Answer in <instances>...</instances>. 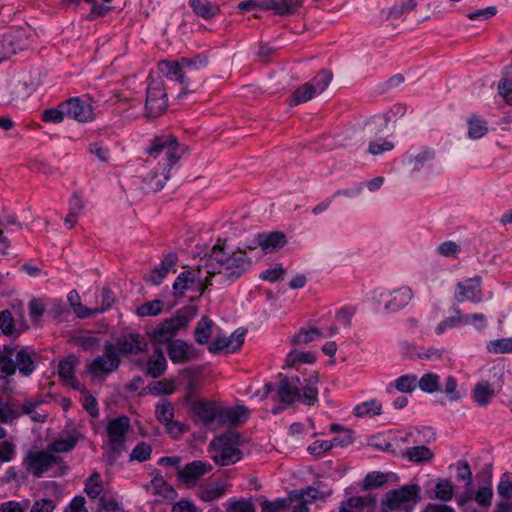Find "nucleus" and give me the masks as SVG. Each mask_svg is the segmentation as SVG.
<instances>
[{"label":"nucleus","instance_id":"nucleus-48","mask_svg":"<svg viewBox=\"0 0 512 512\" xmlns=\"http://www.w3.org/2000/svg\"><path fill=\"white\" fill-rule=\"evenodd\" d=\"M289 504L291 512H308L309 501L305 498V494L299 491L289 493L286 499Z\"/></svg>","mask_w":512,"mask_h":512},{"label":"nucleus","instance_id":"nucleus-58","mask_svg":"<svg viewBox=\"0 0 512 512\" xmlns=\"http://www.w3.org/2000/svg\"><path fill=\"white\" fill-rule=\"evenodd\" d=\"M260 506L261 512H283L289 508L288 501L285 498H278L274 501L264 500Z\"/></svg>","mask_w":512,"mask_h":512},{"label":"nucleus","instance_id":"nucleus-11","mask_svg":"<svg viewBox=\"0 0 512 512\" xmlns=\"http://www.w3.org/2000/svg\"><path fill=\"white\" fill-rule=\"evenodd\" d=\"M209 284V276L205 273L204 262L198 266L197 271H184L179 274L173 283L175 295H183L185 290H197L203 292Z\"/></svg>","mask_w":512,"mask_h":512},{"label":"nucleus","instance_id":"nucleus-2","mask_svg":"<svg viewBox=\"0 0 512 512\" xmlns=\"http://www.w3.org/2000/svg\"><path fill=\"white\" fill-rule=\"evenodd\" d=\"M280 381L277 388L279 401L286 405H292L295 402H302L305 405L313 406L318 402V383L319 376L314 373L304 380V386L300 378L296 375L284 376L279 374Z\"/></svg>","mask_w":512,"mask_h":512},{"label":"nucleus","instance_id":"nucleus-28","mask_svg":"<svg viewBox=\"0 0 512 512\" xmlns=\"http://www.w3.org/2000/svg\"><path fill=\"white\" fill-rule=\"evenodd\" d=\"M177 262V255L174 253H169L165 256V258L161 261L159 266L155 267L151 271V275L148 278H145L147 282L152 285H159L162 283L167 274L172 271L175 264Z\"/></svg>","mask_w":512,"mask_h":512},{"label":"nucleus","instance_id":"nucleus-17","mask_svg":"<svg viewBox=\"0 0 512 512\" xmlns=\"http://www.w3.org/2000/svg\"><path fill=\"white\" fill-rule=\"evenodd\" d=\"M456 289L455 299L458 302L470 301L479 303L482 301L481 278L479 276L459 282Z\"/></svg>","mask_w":512,"mask_h":512},{"label":"nucleus","instance_id":"nucleus-32","mask_svg":"<svg viewBox=\"0 0 512 512\" xmlns=\"http://www.w3.org/2000/svg\"><path fill=\"white\" fill-rule=\"evenodd\" d=\"M76 364H77V359L75 356L67 357L66 359L59 362L58 374L62 379H64L68 384H70L74 389H80L81 384L74 377Z\"/></svg>","mask_w":512,"mask_h":512},{"label":"nucleus","instance_id":"nucleus-18","mask_svg":"<svg viewBox=\"0 0 512 512\" xmlns=\"http://www.w3.org/2000/svg\"><path fill=\"white\" fill-rule=\"evenodd\" d=\"M384 297L388 298L384 308L389 312H397L408 305V303L413 298V291L408 286H402L398 289L390 291L387 294L381 292L379 294L378 301H381Z\"/></svg>","mask_w":512,"mask_h":512},{"label":"nucleus","instance_id":"nucleus-19","mask_svg":"<svg viewBox=\"0 0 512 512\" xmlns=\"http://www.w3.org/2000/svg\"><path fill=\"white\" fill-rule=\"evenodd\" d=\"M146 339L139 333H130L119 337L116 341V350L119 354L138 355L147 349Z\"/></svg>","mask_w":512,"mask_h":512},{"label":"nucleus","instance_id":"nucleus-35","mask_svg":"<svg viewBox=\"0 0 512 512\" xmlns=\"http://www.w3.org/2000/svg\"><path fill=\"white\" fill-rule=\"evenodd\" d=\"M468 131L467 135L472 140L484 137L488 133L487 121L477 115H471L467 119Z\"/></svg>","mask_w":512,"mask_h":512},{"label":"nucleus","instance_id":"nucleus-44","mask_svg":"<svg viewBox=\"0 0 512 512\" xmlns=\"http://www.w3.org/2000/svg\"><path fill=\"white\" fill-rule=\"evenodd\" d=\"M443 393L451 402H457L461 400L465 395V391L458 388V381L453 376H448L445 379Z\"/></svg>","mask_w":512,"mask_h":512},{"label":"nucleus","instance_id":"nucleus-41","mask_svg":"<svg viewBox=\"0 0 512 512\" xmlns=\"http://www.w3.org/2000/svg\"><path fill=\"white\" fill-rule=\"evenodd\" d=\"M382 412V404L376 399L358 404L354 408V414L357 417H374Z\"/></svg>","mask_w":512,"mask_h":512},{"label":"nucleus","instance_id":"nucleus-46","mask_svg":"<svg viewBox=\"0 0 512 512\" xmlns=\"http://www.w3.org/2000/svg\"><path fill=\"white\" fill-rule=\"evenodd\" d=\"M417 386L425 393H434L439 390L440 377L436 373H425L419 380Z\"/></svg>","mask_w":512,"mask_h":512},{"label":"nucleus","instance_id":"nucleus-62","mask_svg":"<svg viewBox=\"0 0 512 512\" xmlns=\"http://www.w3.org/2000/svg\"><path fill=\"white\" fill-rule=\"evenodd\" d=\"M89 152L96 156L101 162H108L110 149L103 142H94L89 145Z\"/></svg>","mask_w":512,"mask_h":512},{"label":"nucleus","instance_id":"nucleus-15","mask_svg":"<svg viewBox=\"0 0 512 512\" xmlns=\"http://www.w3.org/2000/svg\"><path fill=\"white\" fill-rule=\"evenodd\" d=\"M167 94L161 83L155 82L148 86L145 103L146 116L157 118L161 116L167 108Z\"/></svg>","mask_w":512,"mask_h":512},{"label":"nucleus","instance_id":"nucleus-55","mask_svg":"<svg viewBox=\"0 0 512 512\" xmlns=\"http://www.w3.org/2000/svg\"><path fill=\"white\" fill-rule=\"evenodd\" d=\"M453 485L447 479H440L435 486V497L441 501L447 502L453 497Z\"/></svg>","mask_w":512,"mask_h":512},{"label":"nucleus","instance_id":"nucleus-21","mask_svg":"<svg viewBox=\"0 0 512 512\" xmlns=\"http://www.w3.org/2000/svg\"><path fill=\"white\" fill-rule=\"evenodd\" d=\"M245 330L237 329L229 336L217 337L208 347L209 351L216 354L225 350L226 352H235L244 342Z\"/></svg>","mask_w":512,"mask_h":512},{"label":"nucleus","instance_id":"nucleus-3","mask_svg":"<svg viewBox=\"0 0 512 512\" xmlns=\"http://www.w3.org/2000/svg\"><path fill=\"white\" fill-rule=\"evenodd\" d=\"M147 153L154 158L163 156V159L165 160L162 173L160 175L155 174L147 178L148 188L152 191H159L170 178V169L181 157L182 153L180 151V145L176 137L172 135H163L156 137L153 140L151 147L147 150Z\"/></svg>","mask_w":512,"mask_h":512},{"label":"nucleus","instance_id":"nucleus-16","mask_svg":"<svg viewBox=\"0 0 512 512\" xmlns=\"http://www.w3.org/2000/svg\"><path fill=\"white\" fill-rule=\"evenodd\" d=\"M62 108L65 109L66 116L78 122H88L93 120L94 113L91 104L79 97L70 98L62 102Z\"/></svg>","mask_w":512,"mask_h":512},{"label":"nucleus","instance_id":"nucleus-4","mask_svg":"<svg viewBox=\"0 0 512 512\" xmlns=\"http://www.w3.org/2000/svg\"><path fill=\"white\" fill-rule=\"evenodd\" d=\"M35 369L31 354L27 349L14 346H3L0 349V378L5 379L15 374L16 370L29 376Z\"/></svg>","mask_w":512,"mask_h":512},{"label":"nucleus","instance_id":"nucleus-61","mask_svg":"<svg viewBox=\"0 0 512 512\" xmlns=\"http://www.w3.org/2000/svg\"><path fill=\"white\" fill-rule=\"evenodd\" d=\"M457 479L465 482L466 487H470L473 481L472 471L467 461L460 460L456 463Z\"/></svg>","mask_w":512,"mask_h":512},{"label":"nucleus","instance_id":"nucleus-13","mask_svg":"<svg viewBox=\"0 0 512 512\" xmlns=\"http://www.w3.org/2000/svg\"><path fill=\"white\" fill-rule=\"evenodd\" d=\"M188 324V318L184 315H178L164 320L158 326H156L151 332L148 333V337L153 344H164L173 341V337L176 333L185 328Z\"/></svg>","mask_w":512,"mask_h":512},{"label":"nucleus","instance_id":"nucleus-8","mask_svg":"<svg viewBox=\"0 0 512 512\" xmlns=\"http://www.w3.org/2000/svg\"><path fill=\"white\" fill-rule=\"evenodd\" d=\"M420 491L417 484L404 485L387 492L382 503L391 511L412 512L420 500Z\"/></svg>","mask_w":512,"mask_h":512},{"label":"nucleus","instance_id":"nucleus-26","mask_svg":"<svg viewBox=\"0 0 512 512\" xmlns=\"http://www.w3.org/2000/svg\"><path fill=\"white\" fill-rule=\"evenodd\" d=\"M249 410L245 406H220V426L242 424L249 418Z\"/></svg>","mask_w":512,"mask_h":512},{"label":"nucleus","instance_id":"nucleus-10","mask_svg":"<svg viewBox=\"0 0 512 512\" xmlns=\"http://www.w3.org/2000/svg\"><path fill=\"white\" fill-rule=\"evenodd\" d=\"M332 73L322 70L311 82H306L298 87L290 98V106H296L311 100L316 94L322 93L330 84Z\"/></svg>","mask_w":512,"mask_h":512},{"label":"nucleus","instance_id":"nucleus-45","mask_svg":"<svg viewBox=\"0 0 512 512\" xmlns=\"http://www.w3.org/2000/svg\"><path fill=\"white\" fill-rule=\"evenodd\" d=\"M212 320L208 317H202L195 328V341L199 344H206L211 336Z\"/></svg>","mask_w":512,"mask_h":512},{"label":"nucleus","instance_id":"nucleus-60","mask_svg":"<svg viewBox=\"0 0 512 512\" xmlns=\"http://www.w3.org/2000/svg\"><path fill=\"white\" fill-rule=\"evenodd\" d=\"M66 116L65 109L62 108V102L56 107L47 109L43 112L42 119L49 123H60Z\"/></svg>","mask_w":512,"mask_h":512},{"label":"nucleus","instance_id":"nucleus-59","mask_svg":"<svg viewBox=\"0 0 512 512\" xmlns=\"http://www.w3.org/2000/svg\"><path fill=\"white\" fill-rule=\"evenodd\" d=\"M497 492L501 497L512 498V473L502 474L497 486Z\"/></svg>","mask_w":512,"mask_h":512},{"label":"nucleus","instance_id":"nucleus-24","mask_svg":"<svg viewBox=\"0 0 512 512\" xmlns=\"http://www.w3.org/2000/svg\"><path fill=\"white\" fill-rule=\"evenodd\" d=\"M256 245L250 249L260 246L265 253H272L281 249L286 243V236L283 232L259 233L255 238Z\"/></svg>","mask_w":512,"mask_h":512},{"label":"nucleus","instance_id":"nucleus-52","mask_svg":"<svg viewBox=\"0 0 512 512\" xmlns=\"http://www.w3.org/2000/svg\"><path fill=\"white\" fill-rule=\"evenodd\" d=\"M102 481L99 473H93L85 481V492L90 498H97L102 492Z\"/></svg>","mask_w":512,"mask_h":512},{"label":"nucleus","instance_id":"nucleus-34","mask_svg":"<svg viewBox=\"0 0 512 512\" xmlns=\"http://www.w3.org/2000/svg\"><path fill=\"white\" fill-rule=\"evenodd\" d=\"M167 368V361L161 349L154 350L152 356L147 363V373L153 377H160Z\"/></svg>","mask_w":512,"mask_h":512},{"label":"nucleus","instance_id":"nucleus-57","mask_svg":"<svg viewBox=\"0 0 512 512\" xmlns=\"http://www.w3.org/2000/svg\"><path fill=\"white\" fill-rule=\"evenodd\" d=\"M17 52V47L11 35H3L0 38V60H5Z\"/></svg>","mask_w":512,"mask_h":512},{"label":"nucleus","instance_id":"nucleus-22","mask_svg":"<svg viewBox=\"0 0 512 512\" xmlns=\"http://www.w3.org/2000/svg\"><path fill=\"white\" fill-rule=\"evenodd\" d=\"M211 470V464L201 460H194L187 463L181 470L178 471V477L185 484L191 486L195 484V482L200 477L209 473Z\"/></svg>","mask_w":512,"mask_h":512},{"label":"nucleus","instance_id":"nucleus-29","mask_svg":"<svg viewBox=\"0 0 512 512\" xmlns=\"http://www.w3.org/2000/svg\"><path fill=\"white\" fill-rule=\"evenodd\" d=\"M159 71L168 79L177 81L185 86H189L190 79H185L181 61L162 60L158 63Z\"/></svg>","mask_w":512,"mask_h":512},{"label":"nucleus","instance_id":"nucleus-27","mask_svg":"<svg viewBox=\"0 0 512 512\" xmlns=\"http://www.w3.org/2000/svg\"><path fill=\"white\" fill-rule=\"evenodd\" d=\"M155 415L157 420L165 426L177 427L178 434H183L184 426L179 422H174V406L167 400H162L156 405Z\"/></svg>","mask_w":512,"mask_h":512},{"label":"nucleus","instance_id":"nucleus-50","mask_svg":"<svg viewBox=\"0 0 512 512\" xmlns=\"http://www.w3.org/2000/svg\"><path fill=\"white\" fill-rule=\"evenodd\" d=\"M387 480H388V477L386 474L379 472V471H374V472L368 473L365 476V478L363 480L362 488L364 490L375 489V488H378V487H381L382 485H384L387 482Z\"/></svg>","mask_w":512,"mask_h":512},{"label":"nucleus","instance_id":"nucleus-49","mask_svg":"<svg viewBox=\"0 0 512 512\" xmlns=\"http://www.w3.org/2000/svg\"><path fill=\"white\" fill-rule=\"evenodd\" d=\"M152 447L147 442L138 443L130 453L129 460L137 462H145L150 459Z\"/></svg>","mask_w":512,"mask_h":512},{"label":"nucleus","instance_id":"nucleus-47","mask_svg":"<svg viewBox=\"0 0 512 512\" xmlns=\"http://www.w3.org/2000/svg\"><path fill=\"white\" fill-rule=\"evenodd\" d=\"M164 308V302L159 299L145 302L136 308L139 317H151L159 315Z\"/></svg>","mask_w":512,"mask_h":512},{"label":"nucleus","instance_id":"nucleus-43","mask_svg":"<svg viewBox=\"0 0 512 512\" xmlns=\"http://www.w3.org/2000/svg\"><path fill=\"white\" fill-rule=\"evenodd\" d=\"M78 438L75 435H68L67 437L58 438L51 442L47 449L51 453H65L71 451L77 444Z\"/></svg>","mask_w":512,"mask_h":512},{"label":"nucleus","instance_id":"nucleus-64","mask_svg":"<svg viewBox=\"0 0 512 512\" xmlns=\"http://www.w3.org/2000/svg\"><path fill=\"white\" fill-rule=\"evenodd\" d=\"M498 90L500 95L504 98L505 102L512 105V76L506 75L499 82Z\"/></svg>","mask_w":512,"mask_h":512},{"label":"nucleus","instance_id":"nucleus-25","mask_svg":"<svg viewBox=\"0 0 512 512\" xmlns=\"http://www.w3.org/2000/svg\"><path fill=\"white\" fill-rule=\"evenodd\" d=\"M21 416L19 403L0 397V424H12ZM7 436L5 428L0 426V440Z\"/></svg>","mask_w":512,"mask_h":512},{"label":"nucleus","instance_id":"nucleus-14","mask_svg":"<svg viewBox=\"0 0 512 512\" xmlns=\"http://www.w3.org/2000/svg\"><path fill=\"white\" fill-rule=\"evenodd\" d=\"M191 410L196 424L206 428L220 426V405L214 401H195Z\"/></svg>","mask_w":512,"mask_h":512},{"label":"nucleus","instance_id":"nucleus-23","mask_svg":"<svg viewBox=\"0 0 512 512\" xmlns=\"http://www.w3.org/2000/svg\"><path fill=\"white\" fill-rule=\"evenodd\" d=\"M434 158V150L424 148L415 155H409L407 157V163L411 166L413 172L430 174L433 168Z\"/></svg>","mask_w":512,"mask_h":512},{"label":"nucleus","instance_id":"nucleus-39","mask_svg":"<svg viewBox=\"0 0 512 512\" xmlns=\"http://www.w3.org/2000/svg\"><path fill=\"white\" fill-rule=\"evenodd\" d=\"M417 387V376L414 374H406L396 378L387 387L388 392L391 388H395L401 393H412Z\"/></svg>","mask_w":512,"mask_h":512},{"label":"nucleus","instance_id":"nucleus-1","mask_svg":"<svg viewBox=\"0 0 512 512\" xmlns=\"http://www.w3.org/2000/svg\"><path fill=\"white\" fill-rule=\"evenodd\" d=\"M201 262H204V270L209 276L211 286L233 283L245 274L252 264L244 250L238 249L228 253L219 243L212 248L207 257L201 258Z\"/></svg>","mask_w":512,"mask_h":512},{"label":"nucleus","instance_id":"nucleus-20","mask_svg":"<svg viewBox=\"0 0 512 512\" xmlns=\"http://www.w3.org/2000/svg\"><path fill=\"white\" fill-rule=\"evenodd\" d=\"M167 353L174 364H184L198 357L196 349L181 339L171 341Z\"/></svg>","mask_w":512,"mask_h":512},{"label":"nucleus","instance_id":"nucleus-37","mask_svg":"<svg viewBox=\"0 0 512 512\" xmlns=\"http://www.w3.org/2000/svg\"><path fill=\"white\" fill-rule=\"evenodd\" d=\"M410 462L428 463L434 458V453L426 446L419 445L407 448L403 454Z\"/></svg>","mask_w":512,"mask_h":512},{"label":"nucleus","instance_id":"nucleus-9","mask_svg":"<svg viewBox=\"0 0 512 512\" xmlns=\"http://www.w3.org/2000/svg\"><path fill=\"white\" fill-rule=\"evenodd\" d=\"M489 380H481L475 384L472 397L479 406H487L492 398L502 389L504 384L503 368L493 367Z\"/></svg>","mask_w":512,"mask_h":512},{"label":"nucleus","instance_id":"nucleus-54","mask_svg":"<svg viewBox=\"0 0 512 512\" xmlns=\"http://www.w3.org/2000/svg\"><path fill=\"white\" fill-rule=\"evenodd\" d=\"M487 350L493 354H506L512 352V338H502L489 341Z\"/></svg>","mask_w":512,"mask_h":512},{"label":"nucleus","instance_id":"nucleus-36","mask_svg":"<svg viewBox=\"0 0 512 512\" xmlns=\"http://www.w3.org/2000/svg\"><path fill=\"white\" fill-rule=\"evenodd\" d=\"M189 5L198 16L206 20L212 19L220 12L218 5L208 0H189Z\"/></svg>","mask_w":512,"mask_h":512},{"label":"nucleus","instance_id":"nucleus-31","mask_svg":"<svg viewBox=\"0 0 512 512\" xmlns=\"http://www.w3.org/2000/svg\"><path fill=\"white\" fill-rule=\"evenodd\" d=\"M226 485L220 482H209L197 488L196 495L204 502H212L225 495Z\"/></svg>","mask_w":512,"mask_h":512},{"label":"nucleus","instance_id":"nucleus-12","mask_svg":"<svg viewBox=\"0 0 512 512\" xmlns=\"http://www.w3.org/2000/svg\"><path fill=\"white\" fill-rule=\"evenodd\" d=\"M119 364L120 359L115 344L108 342L104 345L103 354L91 361L87 368L94 377L102 378L115 371Z\"/></svg>","mask_w":512,"mask_h":512},{"label":"nucleus","instance_id":"nucleus-6","mask_svg":"<svg viewBox=\"0 0 512 512\" xmlns=\"http://www.w3.org/2000/svg\"><path fill=\"white\" fill-rule=\"evenodd\" d=\"M130 420L126 416H120L111 419L106 425L107 440L105 444L108 447L106 454L107 461L113 465L116 459L125 450Z\"/></svg>","mask_w":512,"mask_h":512},{"label":"nucleus","instance_id":"nucleus-5","mask_svg":"<svg viewBox=\"0 0 512 512\" xmlns=\"http://www.w3.org/2000/svg\"><path fill=\"white\" fill-rule=\"evenodd\" d=\"M24 463L26 470L37 478L42 477L50 470H53L52 476H62L67 470L62 458L51 453L48 449L29 451L25 456Z\"/></svg>","mask_w":512,"mask_h":512},{"label":"nucleus","instance_id":"nucleus-56","mask_svg":"<svg viewBox=\"0 0 512 512\" xmlns=\"http://www.w3.org/2000/svg\"><path fill=\"white\" fill-rule=\"evenodd\" d=\"M316 356L313 352L307 351H292L287 355L286 362L289 366H293L296 363H314Z\"/></svg>","mask_w":512,"mask_h":512},{"label":"nucleus","instance_id":"nucleus-33","mask_svg":"<svg viewBox=\"0 0 512 512\" xmlns=\"http://www.w3.org/2000/svg\"><path fill=\"white\" fill-rule=\"evenodd\" d=\"M445 349L441 348H423L411 346L408 349V356L412 360H440L445 354Z\"/></svg>","mask_w":512,"mask_h":512},{"label":"nucleus","instance_id":"nucleus-7","mask_svg":"<svg viewBox=\"0 0 512 512\" xmlns=\"http://www.w3.org/2000/svg\"><path fill=\"white\" fill-rule=\"evenodd\" d=\"M240 437L235 433H226L215 437L209 444L214 451L213 461L221 466H228L237 463L243 457V453L238 448Z\"/></svg>","mask_w":512,"mask_h":512},{"label":"nucleus","instance_id":"nucleus-53","mask_svg":"<svg viewBox=\"0 0 512 512\" xmlns=\"http://www.w3.org/2000/svg\"><path fill=\"white\" fill-rule=\"evenodd\" d=\"M226 512H255L253 503L246 499H230L225 503Z\"/></svg>","mask_w":512,"mask_h":512},{"label":"nucleus","instance_id":"nucleus-40","mask_svg":"<svg viewBox=\"0 0 512 512\" xmlns=\"http://www.w3.org/2000/svg\"><path fill=\"white\" fill-rule=\"evenodd\" d=\"M304 0H273L271 10L280 16L294 14L303 5Z\"/></svg>","mask_w":512,"mask_h":512},{"label":"nucleus","instance_id":"nucleus-38","mask_svg":"<svg viewBox=\"0 0 512 512\" xmlns=\"http://www.w3.org/2000/svg\"><path fill=\"white\" fill-rule=\"evenodd\" d=\"M180 61L185 79H190V74L205 68L208 64V58L203 54L196 55L193 58L183 57Z\"/></svg>","mask_w":512,"mask_h":512},{"label":"nucleus","instance_id":"nucleus-42","mask_svg":"<svg viewBox=\"0 0 512 512\" xmlns=\"http://www.w3.org/2000/svg\"><path fill=\"white\" fill-rule=\"evenodd\" d=\"M371 503V499L363 496H353L341 502L338 512H363Z\"/></svg>","mask_w":512,"mask_h":512},{"label":"nucleus","instance_id":"nucleus-63","mask_svg":"<svg viewBox=\"0 0 512 512\" xmlns=\"http://www.w3.org/2000/svg\"><path fill=\"white\" fill-rule=\"evenodd\" d=\"M492 497L493 490L491 486H482L478 488L474 500L482 507H489L491 505Z\"/></svg>","mask_w":512,"mask_h":512},{"label":"nucleus","instance_id":"nucleus-30","mask_svg":"<svg viewBox=\"0 0 512 512\" xmlns=\"http://www.w3.org/2000/svg\"><path fill=\"white\" fill-rule=\"evenodd\" d=\"M145 489L151 495H159L169 500H173L177 496L176 490L160 475H156L150 484L145 486Z\"/></svg>","mask_w":512,"mask_h":512},{"label":"nucleus","instance_id":"nucleus-51","mask_svg":"<svg viewBox=\"0 0 512 512\" xmlns=\"http://www.w3.org/2000/svg\"><path fill=\"white\" fill-rule=\"evenodd\" d=\"M323 331L319 328L301 329L294 337V344H308L315 339L322 337Z\"/></svg>","mask_w":512,"mask_h":512}]
</instances>
